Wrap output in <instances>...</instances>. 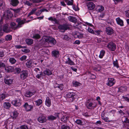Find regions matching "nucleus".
I'll return each instance as SVG.
<instances>
[{
	"mask_svg": "<svg viewBox=\"0 0 129 129\" xmlns=\"http://www.w3.org/2000/svg\"><path fill=\"white\" fill-rule=\"evenodd\" d=\"M45 41L48 42L49 44L52 45V46L55 45L56 43V41L53 38L49 37L45 39Z\"/></svg>",
	"mask_w": 129,
	"mask_h": 129,
	"instance_id": "nucleus-1",
	"label": "nucleus"
},
{
	"mask_svg": "<svg viewBox=\"0 0 129 129\" xmlns=\"http://www.w3.org/2000/svg\"><path fill=\"white\" fill-rule=\"evenodd\" d=\"M75 96L76 94L73 92H68L66 95L67 97L69 98V101L70 102H72L75 100Z\"/></svg>",
	"mask_w": 129,
	"mask_h": 129,
	"instance_id": "nucleus-2",
	"label": "nucleus"
},
{
	"mask_svg": "<svg viewBox=\"0 0 129 129\" xmlns=\"http://www.w3.org/2000/svg\"><path fill=\"white\" fill-rule=\"evenodd\" d=\"M23 107L26 111L29 112L32 111L34 107V105H29L27 103H25L23 105Z\"/></svg>",
	"mask_w": 129,
	"mask_h": 129,
	"instance_id": "nucleus-3",
	"label": "nucleus"
},
{
	"mask_svg": "<svg viewBox=\"0 0 129 129\" xmlns=\"http://www.w3.org/2000/svg\"><path fill=\"white\" fill-rule=\"evenodd\" d=\"M68 25L66 24L60 25L58 26V28L61 31L64 32L65 30L69 29Z\"/></svg>",
	"mask_w": 129,
	"mask_h": 129,
	"instance_id": "nucleus-4",
	"label": "nucleus"
},
{
	"mask_svg": "<svg viewBox=\"0 0 129 129\" xmlns=\"http://www.w3.org/2000/svg\"><path fill=\"white\" fill-rule=\"evenodd\" d=\"M90 99H88L86 102V105L87 107L89 109H91L94 108L96 107V105L94 104L92 102H90Z\"/></svg>",
	"mask_w": 129,
	"mask_h": 129,
	"instance_id": "nucleus-5",
	"label": "nucleus"
},
{
	"mask_svg": "<svg viewBox=\"0 0 129 129\" xmlns=\"http://www.w3.org/2000/svg\"><path fill=\"white\" fill-rule=\"evenodd\" d=\"M115 83V81L113 78H109L107 81L106 84L109 87H111L113 86Z\"/></svg>",
	"mask_w": 129,
	"mask_h": 129,
	"instance_id": "nucleus-6",
	"label": "nucleus"
},
{
	"mask_svg": "<svg viewBox=\"0 0 129 129\" xmlns=\"http://www.w3.org/2000/svg\"><path fill=\"white\" fill-rule=\"evenodd\" d=\"M107 47L109 49L112 51H114L116 48V45L112 42L109 43Z\"/></svg>",
	"mask_w": 129,
	"mask_h": 129,
	"instance_id": "nucleus-7",
	"label": "nucleus"
},
{
	"mask_svg": "<svg viewBox=\"0 0 129 129\" xmlns=\"http://www.w3.org/2000/svg\"><path fill=\"white\" fill-rule=\"evenodd\" d=\"M16 21L18 24L17 27L19 28L22 26V25L24 24L25 22V19L21 20L20 18H18L16 19Z\"/></svg>",
	"mask_w": 129,
	"mask_h": 129,
	"instance_id": "nucleus-8",
	"label": "nucleus"
},
{
	"mask_svg": "<svg viewBox=\"0 0 129 129\" xmlns=\"http://www.w3.org/2000/svg\"><path fill=\"white\" fill-rule=\"evenodd\" d=\"M38 121L40 123H43L47 121L46 117L43 114H41L37 118Z\"/></svg>",
	"mask_w": 129,
	"mask_h": 129,
	"instance_id": "nucleus-9",
	"label": "nucleus"
},
{
	"mask_svg": "<svg viewBox=\"0 0 129 129\" xmlns=\"http://www.w3.org/2000/svg\"><path fill=\"white\" fill-rule=\"evenodd\" d=\"M105 31L107 35H111L113 34L114 32L113 28L110 27H107L106 28Z\"/></svg>",
	"mask_w": 129,
	"mask_h": 129,
	"instance_id": "nucleus-10",
	"label": "nucleus"
},
{
	"mask_svg": "<svg viewBox=\"0 0 129 129\" xmlns=\"http://www.w3.org/2000/svg\"><path fill=\"white\" fill-rule=\"evenodd\" d=\"M9 76H7L5 78L4 82L5 83L9 86L11 85L13 82V80L12 79L9 78Z\"/></svg>",
	"mask_w": 129,
	"mask_h": 129,
	"instance_id": "nucleus-11",
	"label": "nucleus"
},
{
	"mask_svg": "<svg viewBox=\"0 0 129 129\" xmlns=\"http://www.w3.org/2000/svg\"><path fill=\"white\" fill-rule=\"evenodd\" d=\"M59 114H60L58 113H55L54 114L55 116L52 115H51L47 117L48 119L49 120L52 121L55 120L57 118H59Z\"/></svg>",
	"mask_w": 129,
	"mask_h": 129,
	"instance_id": "nucleus-12",
	"label": "nucleus"
},
{
	"mask_svg": "<svg viewBox=\"0 0 129 129\" xmlns=\"http://www.w3.org/2000/svg\"><path fill=\"white\" fill-rule=\"evenodd\" d=\"M21 101L20 99L14 100L12 102V104L16 106H19L21 104Z\"/></svg>",
	"mask_w": 129,
	"mask_h": 129,
	"instance_id": "nucleus-13",
	"label": "nucleus"
},
{
	"mask_svg": "<svg viewBox=\"0 0 129 129\" xmlns=\"http://www.w3.org/2000/svg\"><path fill=\"white\" fill-rule=\"evenodd\" d=\"M3 31L6 33H9L12 31L11 29L7 24H5L3 27Z\"/></svg>",
	"mask_w": 129,
	"mask_h": 129,
	"instance_id": "nucleus-14",
	"label": "nucleus"
},
{
	"mask_svg": "<svg viewBox=\"0 0 129 129\" xmlns=\"http://www.w3.org/2000/svg\"><path fill=\"white\" fill-rule=\"evenodd\" d=\"M6 16L5 14L4 15V17L6 20H7L9 18H11L12 16V14L11 11L9 10L6 11Z\"/></svg>",
	"mask_w": 129,
	"mask_h": 129,
	"instance_id": "nucleus-15",
	"label": "nucleus"
},
{
	"mask_svg": "<svg viewBox=\"0 0 129 129\" xmlns=\"http://www.w3.org/2000/svg\"><path fill=\"white\" fill-rule=\"evenodd\" d=\"M28 74V72L26 71H22L20 75L21 78L23 80H24L27 77Z\"/></svg>",
	"mask_w": 129,
	"mask_h": 129,
	"instance_id": "nucleus-16",
	"label": "nucleus"
},
{
	"mask_svg": "<svg viewBox=\"0 0 129 129\" xmlns=\"http://www.w3.org/2000/svg\"><path fill=\"white\" fill-rule=\"evenodd\" d=\"M34 63L32 60H27L26 63V66L28 68H30L34 66Z\"/></svg>",
	"mask_w": 129,
	"mask_h": 129,
	"instance_id": "nucleus-17",
	"label": "nucleus"
},
{
	"mask_svg": "<svg viewBox=\"0 0 129 129\" xmlns=\"http://www.w3.org/2000/svg\"><path fill=\"white\" fill-rule=\"evenodd\" d=\"M87 6L88 9L90 10H93L95 7V5L92 2H90L88 3Z\"/></svg>",
	"mask_w": 129,
	"mask_h": 129,
	"instance_id": "nucleus-18",
	"label": "nucleus"
},
{
	"mask_svg": "<svg viewBox=\"0 0 129 129\" xmlns=\"http://www.w3.org/2000/svg\"><path fill=\"white\" fill-rule=\"evenodd\" d=\"M45 105L47 107H50L51 106V100L50 98L47 97L45 101Z\"/></svg>",
	"mask_w": 129,
	"mask_h": 129,
	"instance_id": "nucleus-19",
	"label": "nucleus"
},
{
	"mask_svg": "<svg viewBox=\"0 0 129 129\" xmlns=\"http://www.w3.org/2000/svg\"><path fill=\"white\" fill-rule=\"evenodd\" d=\"M63 84H58L56 82H55L54 84V88H57L61 90H62L63 88Z\"/></svg>",
	"mask_w": 129,
	"mask_h": 129,
	"instance_id": "nucleus-20",
	"label": "nucleus"
},
{
	"mask_svg": "<svg viewBox=\"0 0 129 129\" xmlns=\"http://www.w3.org/2000/svg\"><path fill=\"white\" fill-rule=\"evenodd\" d=\"M116 20L118 24L120 25L121 26H123V22L119 17H118L116 19Z\"/></svg>",
	"mask_w": 129,
	"mask_h": 129,
	"instance_id": "nucleus-21",
	"label": "nucleus"
},
{
	"mask_svg": "<svg viewBox=\"0 0 129 129\" xmlns=\"http://www.w3.org/2000/svg\"><path fill=\"white\" fill-rule=\"evenodd\" d=\"M19 2L18 0H11L10 4L14 7L17 6Z\"/></svg>",
	"mask_w": 129,
	"mask_h": 129,
	"instance_id": "nucleus-22",
	"label": "nucleus"
},
{
	"mask_svg": "<svg viewBox=\"0 0 129 129\" xmlns=\"http://www.w3.org/2000/svg\"><path fill=\"white\" fill-rule=\"evenodd\" d=\"M35 92V91L33 92L30 91H27L26 92L24 95L27 97H30L31 96L34 95Z\"/></svg>",
	"mask_w": 129,
	"mask_h": 129,
	"instance_id": "nucleus-23",
	"label": "nucleus"
},
{
	"mask_svg": "<svg viewBox=\"0 0 129 129\" xmlns=\"http://www.w3.org/2000/svg\"><path fill=\"white\" fill-rule=\"evenodd\" d=\"M52 55L55 57H58L59 55V51L56 50H54L52 52Z\"/></svg>",
	"mask_w": 129,
	"mask_h": 129,
	"instance_id": "nucleus-24",
	"label": "nucleus"
},
{
	"mask_svg": "<svg viewBox=\"0 0 129 129\" xmlns=\"http://www.w3.org/2000/svg\"><path fill=\"white\" fill-rule=\"evenodd\" d=\"M31 37L35 39H38L41 38V36L39 34L33 33L30 35Z\"/></svg>",
	"mask_w": 129,
	"mask_h": 129,
	"instance_id": "nucleus-25",
	"label": "nucleus"
},
{
	"mask_svg": "<svg viewBox=\"0 0 129 129\" xmlns=\"http://www.w3.org/2000/svg\"><path fill=\"white\" fill-rule=\"evenodd\" d=\"M69 117L67 115H65L63 116L60 119L61 121H62L64 123H66L67 120H69Z\"/></svg>",
	"mask_w": 129,
	"mask_h": 129,
	"instance_id": "nucleus-26",
	"label": "nucleus"
},
{
	"mask_svg": "<svg viewBox=\"0 0 129 129\" xmlns=\"http://www.w3.org/2000/svg\"><path fill=\"white\" fill-rule=\"evenodd\" d=\"M43 72L44 74L47 76H49L52 74V71L48 69H46Z\"/></svg>",
	"mask_w": 129,
	"mask_h": 129,
	"instance_id": "nucleus-27",
	"label": "nucleus"
},
{
	"mask_svg": "<svg viewBox=\"0 0 129 129\" xmlns=\"http://www.w3.org/2000/svg\"><path fill=\"white\" fill-rule=\"evenodd\" d=\"M5 70L7 72H12L13 71L14 69V68L12 66H9L5 68Z\"/></svg>",
	"mask_w": 129,
	"mask_h": 129,
	"instance_id": "nucleus-28",
	"label": "nucleus"
},
{
	"mask_svg": "<svg viewBox=\"0 0 129 129\" xmlns=\"http://www.w3.org/2000/svg\"><path fill=\"white\" fill-rule=\"evenodd\" d=\"M65 63L70 65H74L75 64L70 59L69 57H68L67 59L65 62Z\"/></svg>",
	"mask_w": 129,
	"mask_h": 129,
	"instance_id": "nucleus-29",
	"label": "nucleus"
},
{
	"mask_svg": "<svg viewBox=\"0 0 129 129\" xmlns=\"http://www.w3.org/2000/svg\"><path fill=\"white\" fill-rule=\"evenodd\" d=\"M11 104L9 102H5L3 104V107L5 109H8L11 107Z\"/></svg>",
	"mask_w": 129,
	"mask_h": 129,
	"instance_id": "nucleus-30",
	"label": "nucleus"
},
{
	"mask_svg": "<svg viewBox=\"0 0 129 129\" xmlns=\"http://www.w3.org/2000/svg\"><path fill=\"white\" fill-rule=\"evenodd\" d=\"M8 94L6 93H3L0 95V101H1L5 99V98L8 96Z\"/></svg>",
	"mask_w": 129,
	"mask_h": 129,
	"instance_id": "nucleus-31",
	"label": "nucleus"
},
{
	"mask_svg": "<svg viewBox=\"0 0 129 129\" xmlns=\"http://www.w3.org/2000/svg\"><path fill=\"white\" fill-rule=\"evenodd\" d=\"M68 19L70 21L73 22H75L77 21V19L76 18L73 16H69L68 17Z\"/></svg>",
	"mask_w": 129,
	"mask_h": 129,
	"instance_id": "nucleus-32",
	"label": "nucleus"
},
{
	"mask_svg": "<svg viewBox=\"0 0 129 129\" xmlns=\"http://www.w3.org/2000/svg\"><path fill=\"white\" fill-rule=\"evenodd\" d=\"M18 115L17 112L16 111H14L12 113V114L11 115V117L13 119H15L18 116Z\"/></svg>",
	"mask_w": 129,
	"mask_h": 129,
	"instance_id": "nucleus-33",
	"label": "nucleus"
},
{
	"mask_svg": "<svg viewBox=\"0 0 129 129\" xmlns=\"http://www.w3.org/2000/svg\"><path fill=\"white\" fill-rule=\"evenodd\" d=\"M96 11L100 12H101L104 10V7L102 6H98L96 8Z\"/></svg>",
	"mask_w": 129,
	"mask_h": 129,
	"instance_id": "nucleus-34",
	"label": "nucleus"
},
{
	"mask_svg": "<svg viewBox=\"0 0 129 129\" xmlns=\"http://www.w3.org/2000/svg\"><path fill=\"white\" fill-rule=\"evenodd\" d=\"M25 41L28 45H31L33 43V40L31 39H28L25 40Z\"/></svg>",
	"mask_w": 129,
	"mask_h": 129,
	"instance_id": "nucleus-35",
	"label": "nucleus"
},
{
	"mask_svg": "<svg viewBox=\"0 0 129 129\" xmlns=\"http://www.w3.org/2000/svg\"><path fill=\"white\" fill-rule=\"evenodd\" d=\"M61 129H70V126L67 124H64L61 125Z\"/></svg>",
	"mask_w": 129,
	"mask_h": 129,
	"instance_id": "nucleus-36",
	"label": "nucleus"
},
{
	"mask_svg": "<svg viewBox=\"0 0 129 129\" xmlns=\"http://www.w3.org/2000/svg\"><path fill=\"white\" fill-rule=\"evenodd\" d=\"M35 102L36 103V105L39 106L42 103V101L41 99H39L38 100L35 101Z\"/></svg>",
	"mask_w": 129,
	"mask_h": 129,
	"instance_id": "nucleus-37",
	"label": "nucleus"
},
{
	"mask_svg": "<svg viewBox=\"0 0 129 129\" xmlns=\"http://www.w3.org/2000/svg\"><path fill=\"white\" fill-rule=\"evenodd\" d=\"M105 51L104 50H102L100 52V54L99 56V57L100 58H102L103 56H104L105 53Z\"/></svg>",
	"mask_w": 129,
	"mask_h": 129,
	"instance_id": "nucleus-38",
	"label": "nucleus"
},
{
	"mask_svg": "<svg viewBox=\"0 0 129 129\" xmlns=\"http://www.w3.org/2000/svg\"><path fill=\"white\" fill-rule=\"evenodd\" d=\"M9 61L12 64H14L16 62V60L13 57H11L9 58Z\"/></svg>",
	"mask_w": 129,
	"mask_h": 129,
	"instance_id": "nucleus-39",
	"label": "nucleus"
},
{
	"mask_svg": "<svg viewBox=\"0 0 129 129\" xmlns=\"http://www.w3.org/2000/svg\"><path fill=\"white\" fill-rule=\"evenodd\" d=\"M42 72H40L36 76V77L38 79H39L42 77L44 76Z\"/></svg>",
	"mask_w": 129,
	"mask_h": 129,
	"instance_id": "nucleus-40",
	"label": "nucleus"
},
{
	"mask_svg": "<svg viewBox=\"0 0 129 129\" xmlns=\"http://www.w3.org/2000/svg\"><path fill=\"white\" fill-rule=\"evenodd\" d=\"M122 120L123 122L125 123H129V120L128 118L125 117H124L122 119Z\"/></svg>",
	"mask_w": 129,
	"mask_h": 129,
	"instance_id": "nucleus-41",
	"label": "nucleus"
},
{
	"mask_svg": "<svg viewBox=\"0 0 129 129\" xmlns=\"http://www.w3.org/2000/svg\"><path fill=\"white\" fill-rule=\"evenodd\" d=\"M10 25L11 27L12 28L14 29L18 28H17V26H16V23L14 22H11Z\"/></svg>",
	"mask_w": 129,
	"mask_h": 129,
	"instance_id": "nucleus-42",
	"label": "nucleus"
},
{
	"mask_svg": "<svg viewBox=\"0 0 129 129\" xmlns=\"http://www.w3.org/2000/svg\"><path fill=\"white\" fill-rule=\"evenodd\" d=\"M126 90V89L125 87L121 86L119 88V91L122 92L125 91Z\"/></svg>",
	"mask_w": 129,
	"mask_h": 129,
	"instance_id": "nucleus-43",
	"label": "nucleus"
},
{
	"mask_svg": "<svg viewBox=\"0 0 129 129\" xmlns=\"http://www.w3.org/2000/svg\"><path fill=\"white\" fill-rule=\"evenodd\" d=\"M45 11H47V10L46 9H41L40 10V11H38V12H37L36 14L37 15H39L42 12H43Z\"/></svg>",
	"mask_w": 129,
	"mask_h": 129,
	"instance_id": "nucleus-44",
	"label": "nucleus"
},
{
	"mask_svg": "<svg viewBox=\"0 0 129 129\" xmlns=\"http://www.w3.org/2000/svg\"><path fill=\"white\" fill-rule=\"evenodd\" d=\"M37 10V9L34 8L29 13L28 15V17L29 16L33 14Z\"/></svg>",
	"mask_w": 129,
	"mask_h": 129,
	"instance_id": "nucleus-45",
	"label": "nucleus"
},
{
	"mask_svg": "<svg viewBox=\"0 0 129 129\" xmlns=\"http://www.w3.org/2000/svg\"><path fill=\"white\" fill-rule=\"evenodd\" d=\"M80 84H81L80 83L77 81H75L73 82V86L76 87H78V86H80Z\"/></svg>",
	"mask_w": 129,
	"mask_h": 129,
	"instance_id": "nucleus-46",
	"label": "nucleus"
},
{
	"mask_svg": "<svg viewBox=\"0 0 129 129\" xmlns=\"http://www.w3.org/2000/svg\"><path fill=\"white\" fill-rule=\"evenodd\" d=\"M122 97L126 101L129 102V94H127L125 96H122Z\"/></svg>",
	"mask_w": 129,
	"mask_h": 129,
	"instance_id": "nucleus-47",
	"label": "nucleus"
},
{
	"mask_svg": "<svg viewBox=\"0 0 129 129\" xmlns=\"http://www.w3.org/2000/svg\"><path fill=\"white\" fill-rule=\"evenodd\" d=\"M5 38L7 41H10L12 39V37L10 35H8L6 36Z\"/></svg>",
	"mask_w": 129,
	"mask_h": 129,
	"instance_id": "nucleus-48",
	"label": "nucleus"
},
{
	"mask_svg": "<svg viewBox=\"0 0 129 129\" xmlns=\"http://www.w3.org/2000/svg\"><path fill=\"white\" fill-rule=\"evenodd\" d=\"M113 64L114 67H116L117 68H118L119 67L118 63L117 60H116L115 61H113Z\"/></svg>",
	"mask_w": 129,
	"mask_h": 129,
	"instance_id": "nucleus-49",
	"label": "nucleus"
},
{
	"mask_svg": "<svg viewBox=\"0 0 129 129\" xmlns=\"http://www.w3.org/2000/svg\"><path fill=\"white\" fill-rule=\"evenodd\" d=\"M5 64L2 62L1 61H0V69L3 68L5 67Z\"/></svg>",
	"mask_w": 129,
	"mask_h": 129,
	"instance_id": "nucleus-50",
	"label": "nucleus"
},
{
	"mask_svg": "<svg viewBox=\"0 0 129 129\" xmlns=\"http://www.w3.org/2000/svg\"><path fill=\"white\" fill-rule=\"evenodd\" d=\"M15 47L17 49H19L21 48H25L26 47L25 46H22L21 45H18L15 46Z\"/></svg>",
	"mask_w": 129,
	"mask_h": 129,
	"instance_id": "nucleus-51",
	"label": "nucleus"
},
{
	"mask_svg": "<svg viewBox=\"0 0 129 129\" xmlns=\"http://www.w3.org/2000/svg\"><path fill=\"white\" fill-rule=\"evenodd\" d=\"M102 119L106 122H108L110 121V120H109V118L108 117H103Z\"/></svg>",
	"mask_w": 129,
	"mask_h": 129,
	"instance_id": "nucleus-52",
	"label": "nucleus"
},
{
	"mask_svg": "<svg viewBox=\"0 0 129 129\" xmlns=\"http://www.w3.org/2000/svg\"><path fill=\"white\" fill-rule=\"evenodd\" d=\"M14 70L15 72L18 73H20L21 71V69L19 68H15Z\"/></svg>",
	"mask_w": 129,
	"mask_h": 129,
	"instance_id": "nucleus-53",
	"label": "nucleus"
},
{
	"mask_svg": "<svg viewBox=\"0 0 129 129\" xmlns=\"http://www.w3.org/2000/svg\"><path fill=\"white\" fill-rule=\"evenodd\" d=\"M27 58V56L23 55L20 58V59L21 61H23L26 60Z\"/></svg>",
	"mask_w": 129,
	"mask_h": 129,
	"instance_id": "nucleus-54",
	"label": "nucleus"
},
{
	"mask_svg": "<svg viewBox=\"0 0 129 129\" xmlns=\"http://www.w3.org/2000/svg\"><path fill=\"white\" fill-rule=\"evenodd\" d=\"M76 122L78 124L81 125L82 123V121L80 119H77Z\"/></svg>",
	"mask_w": 129,
	"mask_h": 129,
	"instance_id": "nucleus-55",
	"label": "nucleus"
},
{
	"mask_svg": "<svg viewBox=\"0 0 129 129\" xmlns=\"http://www.w3.org/2000/svg\"><path fill=\"white\" fill-rule=\"evenodd\" d=\"M100 33V31L99 30H95L94 31L93 34L96 35H99Z\"/></svg>",
	"mask_w": 129,
	"mask_h": 129,
	"instance_id": "nucleus-56",
	"label": "nucleus"
},
{
	"mask_svg": "<svg viewBox=\"0 0 129 129\" xmlns=\"http://www.w3.org/2000/svg\"><path fill=\"white\" fill-rule=\"evenodd\" d=\"M83 37V34L79 33L78 35H77V37L79 39Z\"/></svg>",
	"mask_w": 129,
	"mask_h": 129,
	"instance_id": "nucleus-57",
	"label": "nucleus"
},
{
	"mask_svg": "<svg viewBox=\"0 0 129 129\" xmlns=\"http://www.w3.org/2000/svg\"><path fill=\"white\" fill-rule=\"evenodd\" d=\"M71 1H69L67 3V5H73V0H71Z\"/></svg>",
	"mask_w": 129,
	"mask_h": 129,
	"instance_id": "nucleus-58",
	"label": "nucleus"
},
{
	"mask_svg": "<svg viewBox=\"0 0 129 129\" xmlns=\"http://www.w3.org/2000/svg\"><path fill=\"white\" fill-rule=\"evenodd\" d=\"M41 0H30L34 3H38L41 2Z\"/></svg>",
	"mask_w": 129,
	"mask_h": 129,
	"instance_id": "nucleus-59",
	"label": "nucleus"
},
{
	"mask_svg": "<svg viewBox=\"0 0 129 129\" xmlns=\"http://www.w3.org/2000/svg\"><path fill=\"white\" fill-rule=\"evenodd\" d=\"M34 71H35L36 74H37L39 73L40 72L39 69L37 68H36L34 70Z\"/></svg>",
	"mask_w": 129,
	"mask_h": 129,
	"instance_id": "nucleus-60",
	"label": "nucleus"
},
{
	"mask_svg": "<svg viewBox=\"0 0 129 129\" xmlns=\"http://www.w3.org/2000/svg\"><path fill=\"white\" fill-rule=\"evenodd\" d=\"M88 30L90 33H93L94 31L91 28L89 27L88 28Z\"/></svg>",
	"mask_w": 129,
	"mask_h": 129,
	"instance_id": "nucleus-61",
	"label": "nucleus"
},
{
	"mask_svg": "<svg viewBox=\"0 0 129 129\" xmlns=\"http://www.w3.org/2000/svg\"><path fill=\"white\" fill-rule=\"evenodd\" d=\"M90 77L91 79H94L96 78V76L94 75L91 74Z\"/></svg>",
	"mask_w": 129,
	"mask_h": 129,
	"instance_id": "nucleus-62",
	"label": "nucleus"
},
{
	"mask_svg": "<svg viewBox=\"0 0 129 129\" xmlns=\"http://www.w3.org/2000/svg\"><path fill=\"white\" fill-rule=\"evenodd\" d=\"M126 15L127 17L129 18V10H127L125 11Z\"/></svg>",
	"mask_w": 129,
	"mask_h": 129,
	"instance_id": "nucleus-63",
	"label": "nucleus"
},
{
	"mask_svg": "<svg viewBox=\"0 0 129 129\" xmlns=\"http://www.w3.org/2000/svg\"><path fill=\"white\" fill-rule=\"evenodd\" d=\"M20 129H28V128L26 126H21Z\"/></svg>",
	"mask_w": 129,
	"mask_h": 129,
	"instance_id": "nucleus-64",
	"label": "nucleus"
}]
</instances>
